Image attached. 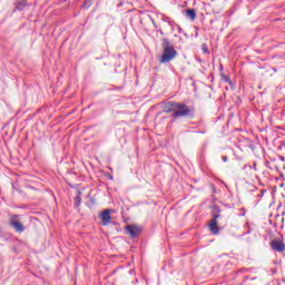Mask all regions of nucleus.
Returning a JSON list of instances; mask_svg holds the SVG:
<instances>
[{
	"mask_svg": "<svg viewBox=\"0 0 285 285\" xmlns=\"http://www.w3.org/2000/svg\"><path fill=\"white\" fill-rule=\"evenodd\" d=\"M10 225L12 226V228H14V230H17L18 233H23V230L26 229L23 227V224H21L20 222L16 220L14 218L11 219Z\"/></svg>",
	"mask_w": 285,
	"mask_h": 285,
	"instance_id": "nucleus-7",
	"label": "nucleus"
},
{
	"mask_svg": "<svg viewBox=\"0 0 285 285\" xmlns=\"http://www.w3.org/2000/svg\"><path fill=\"white\" fill-rule=\"evenodd\" d=\"M217 217H219V215H216V217L213 218L208 224L209 230L213 233V235H217L219 233V226H217Z\"/></svg>",
	"mask_w": 285,
	"mask_h": 285,
	"instance_id": "nucleus-6",
	"label": "nucleus"
},
{
	"mask_svg": "<svg viewBox=\"0 0 285 285\" xmlns=\"http://www.w3.org/2000/svg\"><path fill=\"white\" fill-rule=\"evenodd\" d=\"M223 161H228V157L224 156Z\"/></svg>",
	"mask_w": 285,
	"mask_h": 285,
	"instance_id": "nucleus-9",
	"label": "nucleus"
},
{
	"mask_svg": "<svg viewBox=\"0 0 285 285\" xmlns=\"http://www.w3.org/2000/svg\"><path fill=\"white\" fill-rule=\"evenodd\" d=\"M164 110L166 112H174V117H188V114L190 112L188 106L177 102H167Z\"/></svg>",
	"mask_w": 285,
	"mask_h": 285,
	"instance_id": "nucleus-1",
	"label": "nucleus"
},
{
	"mask_svg": "<svg viewBox=\"0 0 285 285\" xmlns=\"http://www.w3.org/2000/svg\"><path fill=\"white\" fill-rule=\"evenodd\" d=\"M126 230L130 235V237H137V235L141 233V227L137 225H129L126 227Z\"/></svg>",
	"mask_w": 285,
	"mask_h": 285,
	"instance_id": "nucleus-5",
	"label": "nucleus"
},
{
	"mask_svg": "<svg viewBox=\"0 0 285 285\" xmlns=\"http://www.w3.org/2000/svg\"><path fill=\"white\" fill-rule=\"evenodd\" d=\"M177 57V51L175 48L167 46L164 49L163 56L160 58V63H168V61H173V59Z\"/></svg>",
	"mask_w": 285,
	"mask_h": 285,
	"instance_id": "nucleus-2",
	"label": "nucleus"
},
{
	"mask_svg": "<svg viewBox=\"0 0 285 285\" xmlns=\"http://www.w3.org/2000/svg\"><path fill=\"white\" fill-rule=\"evenodd\" d=\"M204 52H208V50L206 49V46L203 47Z\"/></svg>",
	"mask_w": 285,
	"mask_h": 285,
	"instance_id": "nucleus-10",
	"label": "nucleus"
},
{
	"mask_svg": "<svg viewBox=\"0 0 285 285\" xmlns=\"http://www.w3.org/2000/svg\"><path fill=\"white\" fill-rule=\"evenodd\" d=\"M272 250H276L277 253H284L285 245L284 242L279 239H275L271 243Z\"/></svg>",
	"mask_w": 285,
	"mask_h": 285,
	"instance_id": "nucleus-3",
	"label": "nucleus"
},
{
	"mask_svg": "<svg viewBox=\"0 0 285 285\" xmlns=\"http://www.w3.org/2000/svg\"><path fill=\"white\" fill-rule=\"evenodd\" d=\"M186 17L188 19H191V21H195V19L197 18V12H195V9H188L186 11Z\"/></svg>",
	"mask_w": 285,
	"mask_h": 285,
	"instance_id": "nucleus-8",
	"label": "nucleus"
},
{
	"mask_svg": "<svg viewBox=\"0 0 285 285\" xmlns=\"http://www.w3.org/2000/svg\"><path fill=\"white\" fill-rule=\"evenodd\" d=\"M100 218L102 222V226H108V224H110L112 222V217L110 216V209H105L100 214Z\"/></svg>",
	"mask_w": 285,
	"mask_h": 285,
	"instance_id": "nucleus-4",
	"label": "nucleus"
}]
</instances>
